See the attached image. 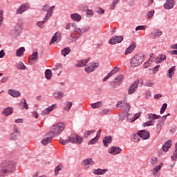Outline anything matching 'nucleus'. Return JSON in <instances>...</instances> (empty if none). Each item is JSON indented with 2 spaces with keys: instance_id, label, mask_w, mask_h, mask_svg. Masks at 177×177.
I'll return each instance as SVG.
<instances>
[{
  "instance_id": "1",
  "label": "nucleus",
  "mask_w": 177,
  "mask_h": 177,
  "mask_svg": "<svg viewBox=\"0 0 177 177\" xmlns=\"http://www.w3.org/2000/svg\"><path fill=\"white\" fill-rule=\"evenodd\" d=\"M15 171V163L10 160H5L0 164V175L3 176L6 174H12Z\"/></svg>"
},
{
  "instance_id": "2",
  "label": "nucleus",
  "mask_w": 177,
  "mask_h": 177,
  "mask_svg": "<svg viewBox=\"0 0 177 177\" xmlns=\"http://www.w3.org/2000/svg\"><path fill=\"white\" fill-rule=\"evenodd\" d=\"M64 128H66V124L64 122H59L51 126L50 132L53 136L60 135L64 131Z\"/></svg>"
},
{
  "instance_id": "3",
  "label": "nucleus",
  "mask_w": 177,
  "mask_h": 177,
  "mask_svg": "<svg viewBox=\"0 0 177 177\" xmlns=\"http://www.w3.org/2000/svg\"><path fill=\"white\" fill-rule=\"evenodd\" d=\"M145 58V55L138 54L135 55L131 60L130 64L131 67H138L143 63V59Z\"/></svg>"
},
{
  "instance_id": "4",
  "label": "nucleus",
  "mask_w": 177,
  "mask_h": 177,
  "mask_svg": "<svg viewBox=\"0 0 177 177\" xmlns=\"http://www.w3.org/2000/svg\"><path fill=\"white\" fill-rule=\"evenodd\" d=\"M83 140H84V139L81 136H80L75 133L71 134L68 137V143L81 145V143H82Z\"/></svg>"
},
{
  "instance_id": "5",
  "label": "nucleus",
  "mask_w": 177,
  "mask_h": 177,
  "mask_svg": "<svg viewBox=\"0 0 177 177\" xmlns=\"http://www.w3.org/2000/svg\"><path fill=\"white\" fill-rule=\"evenodd\" d=\"M54 9H55V6H51L50 10L48 11V13L46 14V17H44V20L37 23V26H39V28H44V27H45L44 24H45V23H46L48 20H49V17H52Z\"/></svg>"
},
{
  "instance_id": "6",
  "label": "nucleus",
  "mask_w": 177,
  "mask_h": 177,
  "mask_svg": "<svg viewBox=\"0 0 177 177\" xmlns=\"http://www.w3.org/2000/svg\"><path fill=\"white\" fill-rule=\"evenodd\" d=\"M122 81H124V75H120L111 83V86H112V88H117L121 85Z\"/></svg>"
},
{
  "instance_id": "7",
  "label": "nucleus",
  "mask_w": 177,
  "mask_h": 177,
  "mask_svg": "<svg viewBox=\"0 0 177 177\" xmlns=\"http://www.w3.org/2000/svg\"><path fill=\"white\" fill-rule=\"evenodd\" d=\"M98 67H99V64L91 63L86 66L84 70H85L86 73H92V72H93V71H95Z\"/></svg>"
},
{
  "instance_id": "8",
  "label": "nucleus",
  "mask_w": 177,
  "mask_h": 177,
  "mask_svg": "<svg viewBox=\"0 0 177 177\" xmlns=\"http://www.w3.org/2000/svg\"><path fill=\"white\" fill-rule=\"evenodd\" d=\"M20 28H21V26H20V25H17L15 28L11 29L10 31L11 37H14L15 38L19 37V34H20Z\"/></svg>"
},
{
  "instance_id": "9",
  "label": "nucleus",
  "mask_w": 177,
  "mask_h": 177,
  "mask_svg": "<svg viewBox=\"0 0 177 177\" xmlns=\"http://www.w3.org/2000/svg\"><path fill=\"white\" fill-rule=\"evenodd\" d=\"M124 39V37L122 36H113L109 40L110 45H115V44H120Z\"/></svg>"
},
{
  "instance_id": "10",
  "label": "nucleus",
  "mask_w": 177,
  "mask_h": 177,
  "mask_svg": "<svg viewBox=\"0 0 177 177\" xmlns=\"http://www.w3.org/2000/svg\"><path fill=\"white\" fill-rule=\"evenodd\" d=\"M139 85V80H136L129 88L128 93L129 95H132L135 93V91L138 89V86Z\"/></svg>"
},
{
  "instance_id": "11",
  "label": "nucleus",
  "mask_w": 177,
  "mask_h": 177,
  "mask_svg": "<svg viewBox=\"0 0 177 177\" xmlns=\"http://www.w3.org/2000/svg\"><path fill=\"white\" fill-rule=\"evenodd\" d=\"M162 162L160 163L159 165L154 167L152 170V175L155 177H160V171L161 170V168H162Z\"/></svg>"
},
{
  "instance_id": "12",
  "label": "nucleus",
  "mask_w": 177,
  "mask_h": 177,
  "mask_svg": "<svg viewBox=\"0 0 177 177\" xmlns=\"http://www.w3.org/2000/svg\"><path fill=\"white\" fill-rule=\"evenodd\" d=\"M162 35V31L160 29H153L151 33V38L156 39V38H160Z\"/></svg>"
},
{
  "instance_id": "13",
  "label": "nucleus",
  "mask_w": 177,
  "mask_h": 177,
  "mask_svg": "<svg viewBox=\"0 0 177 177\" xmlns=\"http://www.w3.org/2000/svg\"><path fill=\"white\" fill-rule=\"evenodd\" d=\"M122 151V149L118 147H112L109 149V153L112 154V156H117V154H120Z\"/></svg>"
},
{
  "instance_id": "14",
  "label": "nucleus",
  "mask_w": 177,
  "mask_h": 177,
  "mask_svg": "<svg viewBox=\"0 0 177 177\" xmlns=\"http://www.w3.org/2000/svg\"><path fill=\"white\" fill-rule=\"evenodd\" d=\"M57 107V105L56 104H54L50 106H48L47 109H44L42 113H41V115H48V114H49V113H50V111H53V110H55V109H56Z\"/></svg>"
},
{
  "instance_id": "15",
  "label": "nucleus",
  "mask_w": 177,
  "mask_h": 177,
  "mask_svg": "<svg viewBox=\"0 0 177 177\" xmlns=\"http://www.w3.org/2000/svg\"><path fill=\"white\" fill-rule=\"evenodd\" d=\"M95 164V161L92 158H87L83 161V167L84 169H88L89 168V165H93Z\"/></svg>"
},
{
  "instance_id": "16",
  "label": "nucleus",
  "mask_w": 177,
  "mask_h": 177,
  "mask_svg": "<svg viewBox=\"0 0 177 177\" xmlns=\"http://www.w3.org/2000/svg\"><path fill=\"white\" fill-rule=\"evenodd\" d=\"M138 135H140L141 139H143L144 140H146L147 139H149V138H150V133L145 130L139 131Z\"/></svg>"
},
{
  "instance_id": "17",
  "label": "nucleus",
  "mask_w": 177,
  "mask_h": 177,
  "mask_svg": "<svg viewBox=\"0 0 177 177\" xmlns=\"http://www.w3.org/2000/svg\"><path fill=\"white\" fill-rule=\"evenodd\" d=\"M62 39V33L57 32L55 35L53 37L50 41V45H52L54 42H59Z\"/></svg>"
},
{
  "instance_id": "18",
  "label": "nucleus",
  "mask_w": 177,
  "mask_h": 177,
  "mask_svg": "<svg viewBox=\"0 0 177 177\" xmlns=\"http://www.w3.org/2000/svg\"><path fill=\"white\" fill-rule=\"evenodd\" d=\"M135 48H136V43L133 41L130 46L126 49L124 55H129L130 53H132V52L135 50Z\"/></svg>"
},
{
  "instance_id": "19",
  "label": "nucleus",
  "mask_w": 177,
  "mask_h": 177,
  "mask_svg": "<svg viewBox=\"0 0 177 177\" xmlns=\"http://www.w3.org/2000/svg\"><path fill=\"white\" fill-rule=\"evenodd\" d=\"M29 8L27 4L21 5L20 8L17 10V15H21V13L26 12V10H28Z\"/></svg>"
},
{
  "instance_id": "20",
  "label": "nucleus",
  "mask_w": 177,
  "mask_h": 177,
  "mask_svg": "<svg viewBox=\"0 0 177 177\" xmlns=\"http://www.w3.org/2000/svg\"><path fill=\"white\" fill-rule=\"evenodd\" d=\"M175 6V1L174 0H167L165 4L166 9H172Z\"/></svg>"
},
{
  "instance_id": "21",
  "label": "nucleus",
  "mask_w": 177,
  "mask_h": 177,
  "mask_svg": "<svg viewBox=\"0 0 177 177\" xmlns=\"http://www.w3.org/2000/svg\"><path fill=\"white\" fill-rule=\"evenodd\" d=\"M64 95V93L60 91H55L53 93L54 97L55 99H57L58 100H61V99H63Z\"/></svg>"
},
{
  "instance_id": "22",
  "label": "nucleus",
  "mask_w": 177,
  "mask_h": 177,
  "mask_svg": "<svg viewBox=\"0 0 177 177\" xmlns=\"http://www.w3.org/2000/svg\"><path fill=\"white\" fill-rule=\"evenodd\" d=\"M89 62V58L87 59H82L77 61V64H75L76 67H84L86 66L87 63Z\"/></svg>"
},
{
  "instance_id": "23",
  "label": "nucleus",
  "mask_w": 177,
  "mask_h": 177,
  "mask_svg": "<svg viewBox=\"0 0 177 177\" xmlns=\"http://www.w3.org/2000/svg\"><path fill=\"white\" fill-rule=\"evenodd\" d=\"M8 94L12 97H19V96H20V92L15 89L8 90Z\"/></svg>"
},
{
  "instance_id": "24",
  "label": "nucleus",
  "mask_w": 177,
  "mask_h": 177,
  "mask_svg": "<svg viewBox=\"0 0 177 177\" xmlns=\"http://www.w3.org/2000/svg\"><path fill=\"white\" fill-rule=\"evenodd\" d=\"M171 146H172V140H169L163 145L162 149L164 151H168V149H169V147H171Z\"/></svg>"
},
{
  "instance_id": "25",
  "label": "nucleus",
  "mask_w": 177,
  "mask_h": 177,
  "mask_svg": "<svg viewBox=\"0 0 177 177\" xmlns=\"http://www.w3.org/2000/svg\"><path fill=\"white\" fill-rule=\"evenodd\" d=\"M28 60H29L30 64H32V62H34V60H38V53H37V52L33 53L29 57Z\"/></svg>"
},
{
  "instance_id": "26",
  "label": "nucleus",
  "mask_w": 177,
  "mask_h": 177,
  "mask_svg": "<svg viewBox=\"0 0 177 177\" xmlns=\"http://www.w3.org/2000/svg\"><path fill=\"white\" fill-rule=\"evenodd\" d=\"M108 171H109V169H97L94 170L93 174H95V175H104V174H106V172H108Z\"/></svg>"
},
{
  "instance_id": "27",
  "label": "nucleus",
  "mask_w": 177,
  "mask_h": 177,
  "mask_svg": "<svg viewBox=\"0 0 177 177\" xmlns=\"http://www.w3.org/2000/svg\"><path fill=\"white\" fill-rule=\"evenodd\" d=\"M130 116H131V114L127 115L128 122H133V121H136V120H138V118H139V117H140V113H136L134 115V117H133L132 118H129Z\"/></svg>"
},
{
  "instance_id": "28",
  "label": "nucleus",
  "mask_w": 177,
  "mask_h": 177,
  "mask_svg": "<svg viewBox=\"0 0 177 177\" xmlns=\"http://www.w3.org/2000/svg\"><path fill=\"white\" fill-rule=\"evenodd\" d=\"M71 19H72V20L74 21H80L81 19H82V17H81V15L79 14L74 13L71 15Z\"/></svg>"
},
{
  "instance_id": "29",
  "label": "nucleus",
  "mask_w": 177,
  "mask_h": 177,
  "mask_svg": "<svg viewBox=\"0 0 177 177\" xmlns=\"http://www.w3.org/2000/svg\"><path fill=\"white\" fill-rule=\"evenodd\" d=\"M113 140V138L111 137H105L103 140V143L105 146V147H108L109 145L111 143V141Z\"/></svg>"
},
{
  "instance_id": "30",
  "label": "nucleus",
  "mask_w": 177,
  "mask_h": 177,
  "mask_svg": "<svg viewBox=\"0 0 177 177\" xmlns=\"http://www.w3.org/2000/svg\"><path fill=\"white\" fill-rule=\"evenodd\" d=\"M176 68V66H172L171 68H170L168 71H167V77H169V78H172V76L174 75V74H175V70Z\"/></svg>"
},
{
  "instance_id": "31",
  "label": "nucleus",
  "mask_w": 177,
  "mask_h": 177,
  "mask_svg": "<svg viewBox=\"0 0 177 177\" xmlns=\"http://www.w3.org/2000/svg\"><path fill=\"white\" fill-rule=\"evenodd\" d=\"M123 102L124 104L122 105V107L123 109H124L125 113H128V111L131 110V105L129 104V103L127 102V100H125V99H124Z\"/></svg>"
},
{
  "instance_id": "32",
  "label": "nucleus",
  "mask_w": 177,
  "mask_h": 177,
  "mask_svg": "<svg viewBox=\"0 0 177 177\" xmlns=\"http://www.w3.org/2000/svg\"><path fill=\"white\" fill-rule=\"evenodd\" d=\"M92 109H100V107H103V102L102 101H99L97 103H93L91 104Z\"/></svg>"
},
{
  "instance_id": "33",
  "label": "nucleus",
  "mask_w": 177,
  "mask_h": 177,
  "mask_svg": "<svg viewBox=\"0 0 177 177\" xmlns=\"http://www.w3.org/2000/svg\"><path fill=\"white\" fill-rule=\"evenodd\" d=\"M25 50L26 48H24V47H21L20 48L17 49L16 51V56L21 57V56H23Z\"/></svg>"
},
{
  "instance_id": "34",
  "label": "nucleus",
  "mask_w": 177,
  "mask_h": 177,
  "mask_svg": "<svg viewBox=\"0 0 177 177\" xmlns=\"http://www.w3.org/2000/svg\"><path fill=\"white\" fill-rule=\"evenodd\" d=\"M52 139H53V137H48L47 138H45L41 141V145L44 146H46V145H49L52 142Z\"/></svg>"
},
{
  "instance_id": "35",
  "label": "nucleus",
  "mask_w": 177,
  "mask_h": 177,
  "mask_svg": "<svg viewBox=\"0 0 177 177\" xmlns=\"http://www.w3.org/2000/svg\"><path fill=\"white\" fill-rule=\"evenodd\" d=\"M147 117H148V120H158V118H161V115H158L153 113L147 114Z\"/></svg>"
},
{
  "instance_id": "36",
  "label": "nucleus",
  "mask_w": 177,
  "mask_h": 177,
  "mask_svg": "<svg viewBox=\"0 0 177 177\" xmlns=\"http://www.w3.org/2000/svg\"><path fill=\"white\" fill-rule=\"evenodd\" d=\"M12 113H13V109L10 107L6 108L3 111V114H4V115L6 116L10 115V114H12Z\"/></svg>"
},
{
  "instance_id": "37",
  "label": "nucleus",
  "mask_w": 177,
  "mask_h": 177,
  "mask_svg": "<svg viewBox=\"0 0 177 177\" xmlns=\"http://www.w3.org/2000/svg\"><path fill=\"white\" fill-rule=\"evenodd\" d=\"M24 103L21 102L19 104V107L21 108V110L26 109V110H28V104H27V102L26 101V99H23Z\"/></svg>"
},
{
  "instance_id": "38",
  "label": "nucleus",
  "mask_w": 177,
  "mask_h": 177,
  "mask_svg": "<svg viewBox=\"0 0 177 177\" xmlns=\"http://www.w3.org/2000/svg\"><path fill=\"white\" fill-rule=\"evenodd\" d=\"M70 52H71V50L68 47H66L64 49L62 50L61 53L62 56H64V57H66L67 55L70 53Z\"/></svg>"
},
{
  "instance_id": "39",
  "label": "nucleus",
  "mask_w": 177,
  "mask_h": 177,
  "mask_svg": "<svg viewBox=\"0 0 177 177\" xmlns=\"http://www.w3.org/2000/svg\"><path fill=\"white\" fill-rule=\"evenodd\" d=\"M154 86V81L151 80H148L145 83V86H147L148 88H151Z\"/></svg>"
},
{
  "instance_id": "40",
  "label": "nucleus",
  "mask_w": 177,
  "mask_h": 177,
  "mask_svg": "<svg viewBox=\"0 0 177 177\" xmlns=\"http://www.w3.org/2000/svg\"><path fill=\"white\" fill-rule=\"evenodd\" d=\"M120 71V67L115 66L109 74V77H112V75H114V74H117Z\"/></svg>"
},
{
  "instance_id": "41",
  "label": "nucleus",
  "mask_w": 177,
  "mask_h": 177,
  "mask_svg": "<svg viewBox=\"0 0 177 177\" xmlns=\"http://www.w3.org/2000/svg\"><path fill=\"white\" fill-rule=\"evenodd\" d=\"M45 77H46V80H50V78H52V71H50V69L46 70Z\"/></svg>"
},
{
  "instance_id": "42",
  "label": "nucleus",
  "mask_w": 177,
  "mask_h": 177,
  "mask_svg": "<svg viewBox=\"0 0 177 177\" xmlns=\"http://www.w3.org/2000/svg\"><path fill=\"white\" fill-rule=\"evenodd\" d=\"M140 136L139 135V133H138L137 134H133V142L138 143V142H140Z\"/></svg>"
},
{
  "instance_id": "43",
  "label": "nucleus",
  "mask_w": 177,
  "mask_h": 177,
  "mask_svg": "<svg viewBox=\"0 0 177 177\" xmlns=\"http://www.w3.org/2000/svg\"><path fill=\"white\" fill-rule=\"evenodd\" d=\"M17 67L19 68V70H26V66L23 62H18L17 64Z\"/></svg>"
},
{
  "instance_id": "44",
  "label": "nucleus",
  "mask_w": 177,
  "mask_h": 177,
  "mask_svg": "<svg viewBox=\"0 0 177 177\" xmlns=\"http://www.w3.org/2000/svg\"><path fill=\"white\" fill-rule=\"evenodd\" d=\"M72 106H73V102H66V105L64 108V110H66V111H70V109H71Z\"/></svg>"
},
{
  "instance_id": "45",
  "label": "nucleus",
  "mask_w": 177,
  "mask_h": 177,
  "mask_svg": "<svg viewBox=\"0 0 177 177\" xmlns=\"http://www.w3.org/2000/svg\"><path fill=\"white\" fill-rule=\"evenodd\" d=\"M62 169H63V166L59 165L55 169V175H59V171H62Z\"/></svg>"
},
{
  "instance_id": "46",
  "label": "nucleus",
  "mask_w": 177,
  "mask_h": 177,
  "mask_svg": "<svg viewBox=\"0 0 177 177\" xmlns=\"http://www.w3.org/2000/svg\"><path fill=\"white\" fill-rule=\"evenodd\" d=\"M92 133H95V130L86 131L84 133V138H88V136H90V135H92Z\"/></svg>"
},
{
  "instance_id": "47",
  "label": "nucleus",
  "mask_w": 177,
  "mask_h": 177,
  "mask_svg": "<svg viewBox=\"0 0 177 177\" xmlns=\"http://www.w3.org/2000/svg\"><path fill=\"white\" fill-rule=\"evenodd\" d=\"M154 10H151V11H149L147 13V17L148 19H152L153 17L154 16Z\"/></svg>"
},
{
  "instance_id": "48",
  "label": "nucleus",
  "mask_w": 177,
  "mask_h": 177,
  "mask_svg": "<svg viewBox=\"0 0 177 177\" xmlns=\"http://www.w3.org/2000/svg\"><path fill=\"white\" fill-rule=\"evenodd\" d=\"M98 140H99V138H97V137H95V138L91 139L88 142V145H95V143H97Z\"/></svg>"
},
{
  "instance_id": "49",
  "label": "nucleus",
  "mask_w": 177,
  "mask_h": 177,
  "mask_svg": "<svg viewBox=\"0 0 177 177\" xmlns=\"http://www.w3.org/2000/svg\"><path fill=\"white\" fill-rule=\"evenodd\" d=\"M150 162L152 165H156L158 162V159L156 157H153L151 158Z\"/></svg>"
},
{
  "instance_id": "50",
  "label": "nucleus",
  "mask_w": 177,
  "mask_h": 177,
  "mask_svg": "<svg viewBox=\"0 0 177 177\" xmlns=\"http://www.w3.org/2000/svg\"><path fill=\"white\" fill-rule=\"evenodd\" d=\"M109 111H110L109 109H104L100 112V115H106V114H109Z\"/></svg>"
},
{
  "instance_id": "51",
  "label": "nucleus",
  "mask_w": 177,
  "mask_h": 177,
  "mask_svg": "<svg viewBox=\"0 0 177 177\" xmlns=\"http://www.w3.org/2000/svg\"><path fill=\"white\" fill-rule=\"evenodd\" d=\"M146 28H147V26L145 25V26H138L136 28V31H139L142 30H146Z\"/></svg>"
},
{
  "instance_id": "52",
  "label": "nucleus",
  "mask_w": 177,
  "mask_h": 177,
  "mask_svg": "<svg viewBox=\"0 0 177 177\" xmlns=\"http://www.w3.org/2000/svg\"><path fill=\"white\" fill-rule=\"evenodd\" d=\"M167 107H168V104L167 103L163 104L160 109V114H162L167 110Z\"/></svg>"
},
{
  "instance_id": "53",
  "label": "nucleus",
  "mask_w": 177,
  "mask_h": 177,
  "mask_svg": "<svg viewBox=\"0 0 177 177\" xmlns=\"http://www.w3.org/2000/svg\"><path fill=\"white\" fill-rule=\"evenodd\" d=\"M59 142L60 145H66L68 144V140H63L62 138H59Z\"/></svg>"
},
{
  "instance_id": "54",
  "label": "nucleus",
  "mask_w": 177,
  "mask_h": 177,
  "mask_svg": "<svg viewBox=\"0 0 177 177\" xmlns=\"http://www.w3.org/2000/svg\"><path fill=\"white\" fill-rule=\"evenodd\" d=\"M150 125H154V121L149 120V121L144 123V124H143L144 127H150Z\"/></svg>"
},
{
  "instance_id": "55",
  "label": "nucleus",
  "mask_w": 177,
  "mask_h": 177,
  "mask_svg": "<svg viewBox=\"0 0 177 177\" xmlns=\"http://www.w3.org/2000/svg\"><path fill=\"white\" fill-rule=\"evenodd\" d=\"M117 3H118V0H113L110 7L112 10L115 9V5H117Z\"/></svg>"
},
{
  "instance_id": "56",
  "label": "nucleus",
  "mask_w": 177,
  "mask_h": 177,
  "mask_svg": "<svg viewBox=\"0 0 177 177\" xmlns=\"http://www.w3.org/2000/svg\"><path fill=\"white\" fill-rule=\"evenodd\" d=\"M151 63H152V62L151 60H149L147 62H145L143 65L144 68H147L150 67V66H151Z\"/></svg>"
},
{
  "instance_id": "57",
  "label": "nucleus",
  "mask_w": 177,
  "mask_h": 177,
  "mask_svg": "<svg viewBox=\"0 0 177 177\" xmlns=\"http://www.w3.org/2000/svg\"><path fill=\"white\" fill-rule=\"evenodd\" d=\"M52 7H50L49 8V6L48 4L45 5L43 8H42V10H44V12H47V14H48V12H49V10H50V8Z\"/></svg>"
},
{
  "instance_id": "58",
  "label": "nucleus",
  "mask_w": 177,
  "mask_h": 177,
  "mask_svg": "<svg viewBox=\"0 0 177 177\" xmlns=\"http://www.w3.org/2000/svg\"><path fill=\"white\" fill-rule=\"evenodd\" d=\"M3 21V11L0 10V27L2 26V22Z\"/></svg>"
},
{
  "instance_id": "59",
  "label": "nucleus",
  "mask_w": 177,
  "mask_h": 177,
  "mask_svg": "<svg viewBox=\"0 0 177 177\" xmlns=\"http://www.w3.org/2000/svg\"><path fill=\"white\" fill-rule=\"evenodd\" d=\"M162 125H164V120H159V122L157 126L158 129H159L158 132H160V129H161V127H162Z\"/></svg>"
},
{
  "instance_id": "60",
  "label": "nucleus",
  "mask_w": 177,
  "mask_h": 177,
  "mask_svg": "<svg viewBox=\"0 0 177 177\" xmlns=\"http://www.w3.org/2000/svg\"><path fill=\"white\" fill-rule=\"evenodd\" d=\"M75 31L79 35V37H81V35L82 34V30H81V29L79 28H75Z\"/></svg>"
},
{
  "instance_id": "61",
  "label": "nucleus",
  "mask_w": 177,
  "mask_h": 177,
  "mask_svg": "<svg viewBox=\"0 0 177 177\" xmlns=\"http://www.w3.org/2000/svg\"><path fill=\"white\" fill-rule=\"evenodd\" d=\"M62 65L61 64H57L53 68L54 71L59 70V68H62Z\"/></svg>"
},
{
  "instance_id": "62",
  "label": "nucleus",
  "mask_w": 177,
  "mask_h": 177,
  "mask_svg": "<svg viewBox=\"0 0 177 177\" xmlns=\"http://www.w3.org/2000/svg\"><path fill=\"white\" fill-rule=\"evenodd\" d=\"M158 57H159V59H160V60L162 62H164V60H166V59H167V56L164 54L158 55Z\"/></svg>"
},
{
  "instance_id": "63",
  "label": "nucleus",
  "mask_w": 177,
  "mask_h": 177,
  "mask_svg": "<svg viewBox=\"0 0 177 177\" xmlns=\"http://www.w3.org/2000/svg\"><path fill=\"white\" fill-rule=\"evenodd\" d=\"M171 159L173 160V161H176V160H177V151H175L174 153L172 155Z\"/></svg>"
},
{
  "instance_id": "64",
  "label": "nucleus",
  "mask_w": 177,
  "mask_h": 177,
  "mask_svg": "<svg viewBox=\"0 0 177 177\" xmlns=\"http://www.w3.org/2000/svg\"><path fill=\"white\" fill-rule=\"evenodd\" d=\"M4 57H5V50H1L0 51V59H2Z\"/></svg>"
}]
</instances>
